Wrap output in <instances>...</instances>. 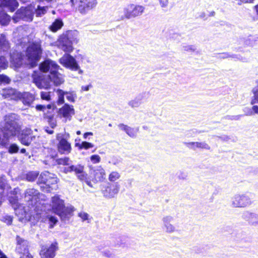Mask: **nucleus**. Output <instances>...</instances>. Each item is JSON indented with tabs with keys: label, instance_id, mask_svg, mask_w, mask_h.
Masks as SVG:
<instances>
[{
	"label": "nucleus",
	"instance_id": "e2e57ef3",
	"mask_svg": "<svg viewBox=\"0 0 258 258\" xmlns=\"http://www.w3.org/2000/svg\"><path fill=\"white\" fill-rule=\"evenodd\" d=\"M0 258H8L7 256L0 249Z\"/></svg>",
	"mask_w": 258,
	"mask_h": 258
},
{
	"label": "nucleus",
	"instance_id": "5fc2aeb1",
	"mask_svg": "<svg viewBox=\"0 0 258 258\" xmlns=\"http://www.w3.org/2000/svg\"><path fill=\"white\" fill-rule=\"evenodd\" d=\"M244 111L245 112V114L246 115H252L253 114V112L250 108H245Z\"/></svg>",
	"mask_w": 258,
	"mask_h": 258
},
{
	"label": "nucleus",
	"instance_id": "f257e3e1",
	"mask_svg": "<svg viewBox=\"0 0 258 258\" xmlns=\"http://www.w3.org/2000/svg\"><path fill=\"white\" fill-rule=\"evenodd\" d=\"M41 53V41H36L27 48L25 56L18 52H14L11 56V63L15 68H19L23 63L34 67L37 65Z\"/></svg>",
	"mask_w": 258,
	"mask_h": 258
},
{
	"label": "nucleus",
	"instance_id": "ea45409f",
	"mask_svg": "<svg viewBox=\"0 0 258 258\" xmlns=\"http://www.w3.org/2000/svg\"><path fill=\"white\" fill-rule=\"evenodd\" d=\"M197 148L201 149H204L206 150H209L210 149V146L205 142H197Z\"/></svg>",
	"mask_w": 258,
	"mask_h": 258
},
{
	"label": "nucleus",
	"instance_id": "5701e85b",
	"mask_svg": "<svg viewBox=\"0 0 258 258\" xmlns=\"http://www.w3.org/2000/svg\"><path fill=\"white\" fill-rule=\"evenodd\" d=\"M119 191V186H113L112 187H107L103 191L104 196L107 198H113L116 195Z\"/></svg>",
	"mask_w": 258,
	"mask_h": 258
},
{
	"label": "nucleus",
	"instance_id": "864d4df0",
	"mask_svg": "<svg viewBox=\"0 0 258 258\" xmlns=\"http://www.w3.org/2000/svg\"><path fill=\"white\" fill-rule=\"evenodd\" d=\"M160 6L163 7H166L168 4L169 0H159Z\"/></svg>",
	"mask_w": 258,
	"mask_h": 258
},
{
	"label": "nucleus",
	"instance_id": "0e129e2a",
	"mask_svg": "<svg viewBox=\"0 0 258 258\" xmlns=\"http://www.w3.org/2000/svg\"><path fill=\"white\" fill-rule=\"evenodd\" d=\"M90 86H91L90 85H88L87 86H83V87H82V89L84 91H88V90H89Z\"/></svg>",
	"mask_w": 258,
	"mask_h": 258
},
{
	"label": "nucleus",
	"instance_id": "ddd939ff",
	"mask_svg": "<svg viewBox=\"0 0 258 258\" xmlns=\"http://www.w3.org/2000/svg\"><path fill=\"white\" fill-rule=\"evenodd\" d=\"M164 230L168 233H172L177 231L176 227L173 224L174 218L170 215H166L162 218Z\"/></svg>",
	"mask_w": 258,
	"mask_h": 258
},
{
	"label": "nucleus",
	"instance_id": "79ce46f5",
	"mask_svg": "<svg viewBox=\"0 0 258 258\" xmlns=\"http://www.w3.org/2000/svg\"><path fill=\"white\" fill-rule=\"evenodd\" d=\"M41 97L43 100H50V93L47 92H41Z\"/></svg>",
	"mask_w": 258,
	"mask_h": 258
},
{
	"label": "nucleus",
	"instance_id": "0eeeda50",
	"mask_svg": "<svg viewBox=\"0 0 258 258\" xmlns=\"http://www.w3.org/2000/svg\"><path fill=\"white\" fill-rule=\"evenodd\" d=\"M59 62L64 67L73 71L79 70L80 67L76 59L69 53H65L59 59Z\"/></svg>",
	"mask_w": 258,
	"mask_h": 258
},
{
	"label": "nucleus",
	"instance_id": "6e6d98bb",
	"mask_svg": "<svg viewBox=\"0 0 258 258\" xmlns=\"http://www.w3.org/2000/svg\"><path fill=\"white\" fill-rule=\"evenodd\" d=\"M118 126L120 130H123V131H125V132H126V131L127 130V128L128 127V126L124 125L123 124H120L118 125Z\"/></svg>",
	"mask_w": 258,
	"mask_h": 258
},
{
	"label": "nucleus",
	"instance_id": "f3484780",
	"mask_svg": "<svg viewBox=\"0 0 258 258\" xmlns=\"http://www.w3.org/2000/svg\"><path fill=\"white\" fill-rule=\"evenodd\" d=\"M85 167L81 164L72 165V172H74L78 178L81 180L87 179V173L84 171Z\"/></svg>",
	"mask_w": 258,
	"mask_h": 258
},
{
	"label": "nucleus",
	"instance_id": "69168bd1",
	"mask_svg": "<svg viewBox=\"0 0 258 258\" xmlns=\"http://www.w3.org/2000/svg\"><path fill=\"white\" fill-rule=\"evenodd\" d=\"M104 254L108 257H111L113 255V254L110 251L104 253Z\"/></svg>",
	"mask_w": 258,
	"mask_h": 258
},
{
	"label": "nucleus",
	"instance_id": "9d476101",
	"mask_svg": "<svg viewBox=\"0 0 258 258\" xmlns=\"http://www.w3.org/2000/svg\"><path fill=\"white\" fill-rule=\"evenodd\" d=\"M70 2L72 7L76 5V9L82 14L86 13L89 10L95 6H94L93 2H89V0H70Z\"/></svg>",
	"mask_w": 258,
	"mask_h": 258
},
{
	"label": "nucleus",
	"instance_id": "c756f323",
	"mask_svg": "<svg viewBox=\"0 0 258 258\" xmlns=\"http://www.w3.org/2000/svg\"><path fill=\"white\" fill-rule=\"evenodd\" d=\"M142 103V98L141 96H138L136 98H135L134 100L130 101L128 102V105L133 107H139L141 103Z\"/></svg>",
	"mask_w": 258,
	"mask_h": 258
},
{
	"label": "nucleus",
	"instance_id": "c03bdc74",
	"mask_svg": "<svg viewBox=\"0 0 258 258\" xmlns=\"http://www.w3.org/2000/svg\"><path fill=\"white\" fill-rule=\"evenodd\" d=\"M49 176H45L42 175V173L40 175L39 180L40 182L47 184L48 181Z\"/></svg>",
	"mask_w": 258,
	"mask_h": 258
},
{
	"label": "nucleus",
	"instance_id": "13d9d810",
	"mask_svg": "<svg viewBox=\"0 0 258 258\" xmlns=\"http://www.w3.org/2000/svg\"><path fill=\"white\" fill-rule=\"evenodd\" d=\"M6 222L7 224L10 225L12 222V218L11 216H7L6 217Z\"/></svg>",
	"mask_w": 258,
	"mask_h": 258
},
{
	"label": "nucleus",
	"instance_id": "f704fd0d",
	"mask_svg": "<svg viewBox=\"0 0 258 258\" xmlns=\"http://www.w3.org/2000/svg\"><path fill=\"white\" fill-rule=\"evenodd\" d=\"M120 177V175L118 172L112 171L109 174L108 179L109 181L113 182L118 179Z\"/></svg>",
	"mask_w": 258,
	"mask_h": 258
},
{
	"label": "nucleus",
	"instance_id": "412c9836",
	"mask_svg": "<svg viewBox=\"0 0 258 258\" xmlns=\"http://www.w3.org/2000/svg\"><path fill=\"white\" fill-rule=\"evenodd\" d=\"M31 134L30 130H26L23 131L21 136L20 137V141L21 143L26 146H29L31 143L33 139L29 135Z\"/></svg>",
	"mask_w": 258,
	"mask_h": 258
},
{
	"label": "nucleus",
	"instance_id": "20e7f679",
	"mask_svg": "<svg viewBox=\"0 0 258 258\" xmlns=\"http://www.w3.org/2000/svg\"><path fill=\"white\" fill-rule=\"evenodd\" d=\"M34 10V7L32 5L26 8H21L16 12V16L13 18L14 21L16 22L18 19H22L26 21H32Z\"/></svg>",
	"mask_w": 258,
	"mask_h": 258
},
{
	"label": "nucleus",
	"instance_id": "423d86ee",
	"mask_svg": "<svg viewBox=\"0 0 258 258\" xmlns=\"http://www.w3.org/2000/svg\"><path fill=\"white\" fill-rule=\"evenodd\" d=\"M252 203L250 198L246 195H235L231 199V204L235 208H244Z\"/></svg>",
	"mask_w": 258,
	"mask_h": 258
},
{
	"label": "nucleus",
	"instance_id": "4d7b16f0",
	"mask_svg": "<svg viewBox=\"0 0 258 258\" xmlns=\"http://www.w3.org/2000/svg\"><path fill=\"white\" fill-rule=\"evenodd\" d=\"M63 171L65 173L72 172V165L69 167H64L63 169Z\"/></svg>",
	"mask_w": 258,
	"mask_h": 258
},
{
	"label": "nucleus",
	"instance_id": "c85d7f7f",
	"mask_svg": "<svg viewBox=\"0 0 258 258\" xmlns=\"http://www.w3.org/2000/svg\"><path fill=\"white\" fill-rule=\"evenodd\" d=\"M48 7L47 6L45 7H41L38 6L37 8L35 10V14L37 17H42L44 15H45L47 12Z\"/></svg>",
	"mask_w": 258,
	"mask_h": 258
},
{
	"label": "nucleus",
	"instance_id": "052dcab7",
	"mask_svg": "<svg viewBox=\"0 0 258 258\" xmlns=\"http://www.w3.org/2000/svg\"><path fill=\"white\" fill-rule=\"evenodd\" d=\"M36 108L38 110H43L46 108V106L42 105H37Z\"/></svg>",
	"mask_w": 258,
	"mask_h": 258
},
{
	"label": "nucleus",
	"instance_id": "cd10ccee",
	"mask_svg": "<svg viewBox=\"0 0 258 258\" xmlns=\"http://www.w3.org/2000/svg\"><path fill=\"white\" fill-rule=\"evenodd\" d=\"M9 44L3 34L0 35V50L5 51L8 49Z\"/></svg>",
	"mask_w": 258,
	"mask_h": 258
},
{
	"label": "nucleus",
	"instance_id": "338daca9",
	"mask_svg": "<svg viewBox=\"0 0 258 258\" xmlns=\"http://www.w3.org/2000/svg\"><path fill=\"white\" fill-rule=\"evenodd\" d=\"M241 2L244 3H252L253 0H240Z\"/></svg>",
	"mask_w": 258,
	"mask_h": 258
},
{
	"label": "nucleus",
	"instance_id": "2f4dec72",
	"mask_svg": "<svg viewBox=\"0 0 258 258\" xmlns=\"http://www.w3.org/2000/svg\"><path fill=\"white\" fill-rule=\"evenodd\" d=\"M56 93L58 96L57 104H63L64 102V96L66 95V92L60 89H57Z\"/></svg>",
	"mask_w": 258,
	"mask_h": 258
},
{
	"label": "nucleus",
	"instance_id": "a211bd4d",
	"mask_svg": "<svg viewBox=\"0 0 258 258\" xmlns=\"http://www.w3.org/2000/svg\"><path fill=\"white\" fill-rule=\"evenodd\" d=\"M49 79L55 86L60 85L64 82L63 75L59 73L57 70L51 73L49 75Z\"/></svg>",
	"mask_w": 258,
	"mask_h": 258
},
{
	"label": "nucleus",
	"instance_id": "7c9ffc66",
	"mask_svg": "<svg viewBox=\"0 0 258 258\" xmlns=\"http://www.w3.org/2000/svg\"><path fill=\"white\" fill-rule=\"evenodd\" d=\"M10 21V17L4 12H0V23L3 25H7Z\"/></svg>",
	"mask_w": 258,
	"mask_h": 258
},
{
	"label": "nucleus",
	"instance_id": "a878e982",
	"mask_svg": "<svg viewBox=\"0 0 258 258\" xmlns=\"http://www.w3.org/2000/svg\"><path fill=\"white\" fill-rule=\"evenodd\" d=\"M63 26V22L61 19H56L50 26L49 29L53 32H56L60 29Z\"/></svg>",
	"mask_w": 258,
	"mask_h": 258
},
{
	"label": "nucleus",
	"instance_id": "e433bc0d",
	"mask_svg": "<svg viewBox=\"0 0 258 258\" xmlns=\"http://www.w3.org/2000/svg\"><path fill=\"white\" fill-rule=\"evenodd\" d=\"M66 96L68 100L72 102H74L76 98V94L74 92H66Z\"/></svg>",
	"mask_w": 258,
	"mask_h": 258
},
{
	"label": "nucleus",
	"instance_id": "b1692460",
	"mask_svg": "<svg viewBox=\"0 0 258 258\" xmlns=\"http://www.w3.org/2000/svg\"><path fill=\"white\" fill-rule=\"evenodd\" d=\"M14 209L15 214L19 217L20 220L22 221L24 219H27V214L23 206L20 205L17 208L14 207Z\"/></svg>",
	"mask_w": 258,
	"mask_h": 258
},
{
	"label": "nucleus",
	"instance_id": "1a4fd4ad",
	"mask_svg": "<svg viewBox=\"0 0 258 258\" xmlns=\"http://www.w3.org/2000/svg\"><path fill=\"white\" fill-rule=\"evenodd\" d=\"M144 11L142 6L130 4L124 9V14L125 18L130 19L141 15Z\"/></svg>",
	"mask_w": 258,
	"mask_h": 258
},
{
	"label": "nucleus",
	"instance_id": "473e14b6",
	"mask_svg": "<svg viewBox=\"0 0 258 258\" xmlns=\"http://www.w3.org/2000/svg\"><path fill=\"white\" fill-rule=\"evenodd\" d=\"M252 93L253 95L251 98L250 104L254 105L258 103V86L253 89Z\"/></svg>",
	"mask_w": 258,
	"mask_h": 258
},
{
	"label": "nucleus",
	"instance_id": "58836bf2",
	"mask_svg": "<svg viewBox=\"0 0 258 258\" xmlns=\"http://www.w3.org/2000/svg\"><path fill=\"white\" fill-rule=\"evenodd\" d=\"M255 41L253 39H248L245 40L244 44L247 47H253L255 45Z\"/></svg>",
	"mask_w": 258,
	"mask_h": 258
},
{
	"label": "nucleus",
	"instance_id": "f8f14e48",
	"mask_svg": "<svg viewBox=\"0 0 258 258\" xmlns=\"http://www.w3.org/2000/svg\"><path fill=\"white\" fill-rule=\"evenodd\" d=\"M57 243L54 242L49 246H42L40 252L41 258H53L55 256V251L57 249Z\"/></svg>",
	"mask_w": 258,
	"mask_h": 258
},
{
	"label": "nucleus",
	"instance_id": "3c124183",
	"mask_svg": "<svg viewBox=\"0 0 258 258\" xmlns=\"http://www.w3.org/2000/svg\"><path fill=\"white\" fill-rule=\"evenodd\" d=\"M0 81L2 82L5 83L6 84H8L10 83V79L5 75H0Z\"/></svg>",
	"mask_w": 258,
	"mask_h": 258
},
{
	"label": "nucleus",
	"instance_id": "4c0bfd02",
	"mask_svg": "<svg viewBox=\"0 0 258 258\" xmlns=\"http://www.w3.org/2000/svg\"><path fill=\"white\" fill-rule=\"evenodd\" d=\"M90 160L93 164H96L100 162L101 158L98 155H93L90 157Z\"/></svg>",
	"mask_w": 258,
	"mask_h": 258
},
{
	"label": "nucleus",
	"instance_id": "aec40b11",
	"mask_svg": "<svg viewBox=\"0 0 258 258\" xmlns=\"http://www.w3.org/2000/svg\"><path fill=\"white\" fill-rule=\"evenodd\" d=\"M94 179L95 181H102L106 178L105 170L101 167H98L93 171Z\"/></svg>",
	"mask_w": 258,
	"mask_h": 258
},
{
	"label": "nucleus",
	"instance_id": "774afa93",
	"mask_svg": "<svg viewBox=\"0 0 258 258\" xmlns=\"http://www.w3.org/2000/svg\"><path fill=\"white\" fill-rule=\"evenodd\" d=\"M30 98L29 100L26 102V103L28 104H30V103L32 101V100L33 99V96L31 95L30 96Z\"/></svg>",
	"mask_w": 258,
	"mask_h": 258
},
{
	"label": "nucleus",
	"instance_id": "f03ea898",
	"mask_svg": "<svg viewBox=\"0 0 258 258\" xmlns=\"http://www.w3.org/2000/svg\"><path fill=\"white\" fill-rule=\"evenodd\" d=\"M4 130L0 134V144L5 146L7 144L10 137L16 135L19 130L17 122L14 115L6 116Z\"/></svg>",
	"mask_w": 258,
	"mask_h": 258
},
{
	"label": "nucleus",
	"instance_id": "a19ab883",
	"mask_svg": "<svg viewBox=\"0 0 258 258\" xmlns=\"http://www.w3.org/2000/svg\"><path fill=\"white\" fill-rule=\"evenodd\" d=\"M7 66V63L5 57H0V69H5Z\"/></svg>",
	"mask_w": 258,
	"mask_h": 258
},
{
	"label": "nucleus",
	"instance_id": "4468645a",
	"mask_svg": "<svg viewBox=\"0 0 258 258\" xmlns=\"http://www.w3.org/2000/svg\"><path fill=\"white\" fill-rule=\"evenodd\" d=\"M59 66L53 60L48 59L42 62L39 66L40 70L44 73L50 72V74L58 70Z\"/></svg>",
	"mask_w": 258,
	"mask_h": 258
},
{
	"label": "nucleus",
	"instance_id": "7ed1b4c3",
	"mask_svg": "<svg viewBox=\"0 0 258 258\" xmlns=\"http://www.w3.org/2000/svg\"><path fill=\"white\" fill-rule=\"evenodd\" d=\"M50 205L53 212L58 215L62 221L68 220L75 211L72 206L65 207L63 201L58 196L52 198Z\"/></svg>",
	"mask_w": 258,
	"mask_h": 258
},
{
	"label": "nucleus",
	"instance_id": "680f3d73",
	"mask_svg": "<svg viewBox=\"0 0 258 258\" xmlns=\"http://www.w3.org/2000/svg\"><path fill=\"white\" fill-rule=\"evenodd\" d=\"M89 135H93V133L92 132H87L84 134V139H86Z\"/></svg>",
	"mask_w": 258,
	"mask_h": 258
},
{
	"label": "nucleus",
	"instance_id": "6e6552de",
	"mask_svg": "<svg viewBox=\"0 0 258 258\" xmlns=\"http://www.w3.org/2000/svg\"><path fill=\"white\" fill-rule=\"evenodd\" d=\"M75 114V110L73 105L65 104L57 111V115L60 118L66 122L70 121L73 115Z\"/></svg>",
	"mask_w": 258,
	"mask_h": 258
},
{
	"label": "nucleus",
	"instance_id": "dca6fc26",
	"mask_svg": "<svg viewBox=\"0 0 258 258\" xmlns=\"http://www.w3.org/2000/svg\"><path fill=\"white\" fill-rule=\"evenodd\" d=\"M56 139L59 140V143L57 145V149L59 152L64 154H69L72 150L71 144L63 138L59 140L60 137L59 135L57 136Z\"/></svg>",
	"mask_w": 258,
	"mask_h": 258
},
{
	"label": "nucleus",
	"instance_id": "a18cd8bd",
	"mask_svg": "<svg viewBox=\"0 0 258 258\" xmlns=\"http://www.w3.org/2000/svg\"><path fill=\"white\" fill-rule=\"evenodd\" d=\"M126 133L131 137H134L136 135V132L135 131V130L129 126L126 132Z\"/></svg>",
	"mask_w": 258,
	"mask_h": 258
},
{
	"label": "nucleus",
	"instance_id": "2eb2a0df",
	"mask_svg": "<svg viewBox=\"0 0 258 258\" xmlns=\"http://www.w3.org/2000/svg\"><path fill=\"white\" fill-rule=\"evenodd\" d=\"M33 82L39 88L48 89L50 87V81L49 79V76L47 78H43L38 76L37 74H33L32 76Z\"/></svg>",
	"mask_w": 258,
	"mask_h": 258
},
{
	"label": "nucleus",
	"instance_id": "de8ad7c7",
	"mask_svg": "<svg viewBox=\"0 0 258 258\" xmlns=\"http://www.w3.org/2000/svg\"><path fill=\"white\" fill-rule=\"evenodd\" d=\"M48 219L50 223V227L52 228L53 227V225L57 223V220L56 219V218L53 216L49 217Z\"/></svg>",
	"mask_w": 258,
	"mask_h": 258
},
{
	"label": "nucleus",
	"instance_id": "72a5a7b5",
	"mask_svg": "<svg viewBox=\"0 0 258 258\" xmlns=\"http://www.w3.org/2000/svg\"><path fill=\"white\" fill-rule=\"evenodd\" d=\"M75 146L78 147L80 150L82 149H85L86 150L94 147V145L92 143L87 142H83L81 144L76 143Z\"/></svg>",
	"mask_w": 258,
	"mask_h": 258
},
{
	"label": "nucleus",
	"instance_id": "bf43d9fd",
	"mask_svg": "<svg viewBox=\"0 0 258 258\" xmlns=\"http://www.w3.org/2000/svg\"><path fill=\"white\" fill-rule=\"evenodd\" d=\"M251 110L252 111L253 113H254L258 114V106H257V105L253 106V107H252Z\"/></svg>",
	"mask_w": 258,
	"mask_h": 258
},
{
	"label": "nucleus",
	"instance_id": "37998d69",
	"mask_svg": "<svg viewBox=\"0 0 258 258\" xmlns=\"http://www.w3.org/2000/svg\"><path fill=\"white\" fill-rule=\"evenodd\" d=\"M19 150L18 147L16 144H12L9 149V152L10 153H14L18 152Z\"/></svg>",
	"mask_w": 258,
	"mask_h": 258
},
{
	"label": "nucleus",
	"instance_id": "c9c22d12",
	"mask_svg": "<svg viewBox=\"0 0 258 258\" xmlns=\"http://www.w3.org/2000/svg\"><path fill=\"white\" fill-rule=\"evenodd\" d=\"M38 176V173L35 172H29L26 175V179L28 181H34Z\"/></svg>",
	"mask_w": 258,
	"mask_h": 258
},
{
	"label": "nucleus",
	"instance_id": "6ab92c4d",
	"mask_svg": "<svg viewBox=\"0 0 258 258\" xmlns=\"http://www.w3.org/2000/svg\"><path fill=\"white\" fill-rule=\"evenodd\" d=\"M2 94L4 98H10V99L16 100L20 97V93L12 88L3 89Z\"/></svg>",
	"mask_w": 258,
	"mask_h": 258
},
{
	"label": "nucleus",
	"instance_id": "bb28decb",
	"mask_svg": "<svg viewBox=\"0 0 258 258\" xmlns=\"http://www.w3.org/2000/svg\"><path fill=\"white\" fill-rule=\"evenodd\" d=\"M42 175L45 176H49V178L46 185L50 186V185L56 184L57 182V178L54 174L51 173L48 171L42 172Z\"/></svg>",
	"mask_w": 258,
	"mask_h": 258
},
{
	"label": "nucleus",
	"instance_id": "603ef678",
	"mask_svg": "<svg viewBox=\"0 0 258 258\" xmlns=\"http://www.w3.org/2000/svg\"><path fill=\"white\" fill-rule=\"evenodd\" d=\"M184 50L187 51H194L196 50V47L194 45H186L184 46Z\"/></svg>",
	"mask_w": 258,
	"mask_h": 258
},
{
	"label": "nucleus",
	"instance_id": "39448f33",
	"mask_svg": "<svg viewBox=\"0 0 258 258\" xmlns=\"http://www.w3.org/2000/svg\"><path fill=\"white\" fill-rule=\"evenodd\" d=\"M16 240V251L20 254L19 258H33L28 250V242L19 236H17Z\"/></svg>",
	"mask_w": 258,
	"mask_h": 258
},
{
	"label": "nucleus",
	"instance_id": "393cba45",
	"mask_svg": "<svg viewBox=\"0 0 258 258\" xmlns=\"http://www.w3.org/2000/svg\"><path fill=\"white\" fill-rule=\"evenodd\" d=\"M38 192L34 189H28L25 192V198L28 201H33L36 200Z\"/></svg>",
	"mask_w": 258,
	"mask_h": 258
},
{
	"label": "nucleus",
	"instance_id": "09e8293b",
	"mask_svg": "<svg viewBox=\"0 0 258 258\" xmlns=\"http://www.w3.org/2000/svg\"><path fill=\"white\" fill-rule=\"evenodd\" d=\"M79 216L82 219V220L83 221L88 220L89 217V215L87 213L84 212H80L79 214Z\"/></svg>",
	"mask_w": 258,
	"mask_h": 258
},
{
	"label": "nucleus",
	"instance_id": "49530a36",
	"mask_svg": "<svg viewBox=\"0 0 258 258\" xmlns=\"http://www.w3.org/2000/svg\"><path fill=\"white\" fill-rule=\"evenodd\" d=\"M185 144L186 146L188 147L190 149L195 150L197 148V142H189V143H185Z\"/></svg>",
	"mask_w": 258,
	"mask_h": 258
},
{
	"label": "nucleus",
	"instance_id": "8fccbe9b",
	"mask_svg": "<svg viewBox=\"0 0 258 258\" xmlns=\"http://www.w3.org/2000/svg\"><path fill=\"white\" fill-rule=\"evenodd\" d=\"M70 161V159L68 157L60 159L58 161V163L63 165H68Z\"/></svg>",
	"mask_w": 258,
	"mask_h": 258
},
{
	"label": "nucleus",
	"instance_id": "4be33fe9",
	"mask_svg": "<svg viewBox=\"0 0 258 258\" xmlns=\"http://www.w3.org/2000/svg\"><path fill=\"white\" fill-rule=\"evenodd\" d=\"M0 6L8 7L13 12L18 7V3L16 0H0Z\"/></svg>",
	"mask_w": 258,
	"mask_h": 258
},
{
	"label": "nucleus",
	"instance_id": "9b49d317",
	"mask_svg": "<svg viewBox=\"0 0 258 258\" xmlns=\"http://www.w3.org/2000/svg\"><path fill=\"white\" fill-rule=\"evenodd\" d=\"M56 45L66 53H71L74 49L72 41L66 35L60 36L56 42Z\"/></svg>",
	"mask_w": 258,
	"mask_h": 258
}]
</instances>
